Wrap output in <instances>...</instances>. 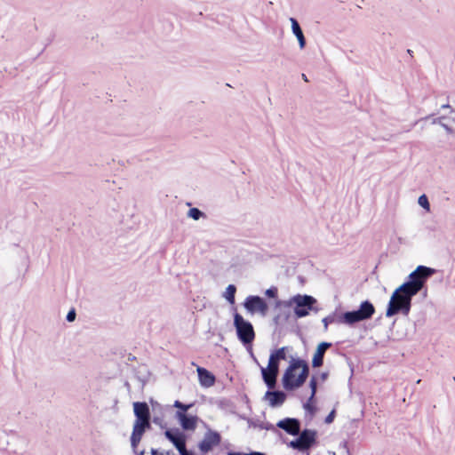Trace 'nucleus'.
<instances>
[{"mask_svg":"<svg viewBox=\"0 0 455 455\" xmlns=\"http://www.w3.org/2000/svg\"><path fill=\"white\" fill-rule=\"evenodd\" d=\"M435 272V270L432 267L419 265L410 273L406 280L393 291L387 304L386 316L391 317L398 314L407 316L411 308L412 298L421 291L424 297L427 296L426 283Z\"/></svg>","mask_w":455,"mask_h":455,"instance_id":"1","label":"nucleus"},{"mask_svg":"<svg viewBox=\"0 0 455 455\" xmlns=\"http://www.w3.org/2000/svg\"><path fill=\"white\" fill-rule=\"evenodd\" d=\"M132 406L135 419L130 441L133 452H137L145 432L151 429V415L149 406L145 402H134Z\"/></svg>","mask_w":455,"mask_h":455,"instance_id":"2","label":"nucleus"},{"mask_svg":"<svg viewBox=\"0 0 455 455\" xmlns=\"http://www.w3.org/2000/svg\"><path fill=\"white\" fill-rule=\"evenodd\" d=\"M309 375L308 363L300 358H291L283 376V386L286 390L301 387Z\"/></svg>","mask_w":455,"mask_h":455,"instance_id":"3","label":"nucleus"},{"mask_svg":"<svg viewBox=\"0 0 455 455\" xmlns=\"http://www.w3.org/2000/svg\"><path fill=\"white\" fill-rule=\"evenodd\" d=\"M317 300L311 295L307 294H297L291 297L288 300H277L275 303V307H281L289 309L292 305L294 307V314L297 318H302L309 315L310 311H318L315 306L316 305Z\"/></svg>","mask_w":455,"mask_h":455,"instance_id":"4","label":"nucleus"},{"mask_svg":"<svg viewBox=\"0 0 455 455\" xmlns=\"http://www.w3.org/2000/svg\"><path fill=\"white\" fill-rule=\"evenodd\" d=\"M234 326L236 331L238 339L246 347L251 356L258 364V360L252 352V342L255 339V332L251 322L245 320L239 313L234 315Z\"/></svg>","mask_w":455,"mask_h":455,"instance_id":"5","label":"nucleus"},{"mask_svg":"<svg viewBox=\"0 0 455 455\" xmlns=\"http://www.w3.org/2000/svg\"><path fill=\"white\" fill-rule=\"evenodd\" d=\"M375 313V307L370 300L363 301L356 310L347 311L342 314L339 322L353 325L356 323L368 320Z\"/></svg>","mask_w":455,"mask_h":455,"instance_id":"6","label":"nucleus"},{"mask_svg":"<svg viewBox=\"0 0 455 455\" xmlns=\"http://www.w3.org/2000/svg\"><path fill=\"white\" fill-rule=\"evenodd\" d=\"M298 435V438L289 443V447L305 452L316 443L317 432L314 429L305 428Z\"/></svg>","mask_w":455,"mask_h":455,"instance_id":"7","label":"nucleus"},{"mask_svg":"<svg viewBox=\"0 0 455 455\" xmlns=\"http://www.w3.org/2000/svg\"><path fill=\"white\" fill-rule=\"evenodd\" d=\"M201 425L206 428V432L201 440V453L211 451L213 447L218 446L221 442V435L219 432L212 430L201 419Z\"/></svg>","mask_w":455,"mask_h":455,"instance_id":"8","label":"nucleus"},{"mask_svg":"<svg viewBox=\"0 0 455 455\" xmlns=\"http://www.w3.org/2000/svg\"><path fill=\"white\" fill-rule=\"evenodd\" d=\"M243 307L251 314H254L256 312L260 313L262 315H266L268 306L266 302V300L258 295H249L244 302H243Z\"/></svg>","mask_w":455,"mask_h":455,"instance_id":"9","label":"nucleus"},{"mask_svg":"<svg viewBox=\"0 0 455 455\" xmlns=\"http://www.w3.org/2000/svg\"><path fill=\"white\" fill-rule=\"evenodd\" d=\"M191 405H184L180 401H176L174 403V407L179 408V411H176L175 417L180 421L181 427L185 430L195 429L196 427V420L193 417H188L186 414L187 410Z\"/></svg>","mask_w":455,"mask_h":455,"instance_id":"10","label":"nucleus"},{"mask_svg":"<svg viewBox=\"0 0 455 455\" xmlns=\"http://www.w3.org/2000/svg\"><path fill=\"white\" fill-rule=\"evenodd\" d=\"M164 435L173 443L180 455H189L186 449L184 435L179 429H168L164 432Z\"/></svg>","mask_w":455,"mask_h":455,"instance_id":"11","label":"nucleus"},{"mask_svg":"<svg viewBox=\"0 0 455 455\" xmlns=\"http://www.w3.org/2000/svg\"><path fill=\"white\" fill-rule=\"evenodd\" d=\"M276 427L293 436H297L300 432V421L296 418L281 419L277 422Z\"/></svg>","mask_w":455,"mask_h":455,"instance_id":"12","label":"nucleus"},{"mask_svg":"<svg viewBox=\"0 0 455 455\" xmlns=\"http://www.w3.org/2000/svg\"><path fill=\"white\" fill-rule=\"evenodd\" d=\"M261 375L264 383L268 389H274L276 386V379L279 373L278 368L270 367L267 368L260 366Z\"/></svg>","mask_w":455,"mask_h":455,"instance_id":"13","label":"nucleus"},{"mask_svg":"<svg viewBox=\"0 0 455 455\" xmlns=\"http://www.w3.org/2000/svg\"><path fill=\"white\" fill-rule=\"evenodd\" d=\"M286 399V394L281 390L268 389L264 395V400L267 401L273 408L281 406Z\"/></svg>","mask_w":455,"mask_h":455,"instance_id":"14","label":"nucleus"},{"mask_svg":"<svg viewBox=\"0 0 455 455\" xmlns=\"http://www.w3.org/2000/svg\"><path fill=\"white\" fill-rule=\"evenodd\" d=\"M332 344L331 342L323 341L318 344L316 350L312 358V366L314 368H319L323 364L324 355Z\"/></svg>","mask_w":455,"mask_h":455,"instance_id":"15","label":"nucleus"},{"mask_svg":"<svg viewBox=\"0 0 455 455\" xmlns=\"http://www.w3.org/2000/svg\"><path fill=\"white\" fill-rule=\"evenodd\" d=\"M287 347H282L278 349H275L271 352L268 359V365L270 367L278 368L279 369V362L282 360H286V350Z\"/></svg>","mask_w":455,"mask_h":455,"instance_id":"16","label":"nucleus"},{"mask_svg":"<svg viewBox=\"0 0 455 455\" xmlns=\"http://www.w3.org/2000/svg\"><path fill=\"white\" fill-rule=\"evenodd\" d=\"M290 21L291 24L292 33L298 39L299 48L304 49L306 46V38L304 36L300 25L299 24L298 20L295 18H290Z\"/></svg>","mask_w":455,"mask_h":455,"instance_id":"17","label":"nucleus"},{"mask_svg":"<svg viewBox=\"0 0 455 455\" xmlns=\"http://www.w3.org/2000/svg\"><path fill=\"white\" fill-rule=\"evenodd\" d=\"M216 382V377L207 369L201 367V387H211Z\"/></svg>","mask_w":455,"mask_h":455,"instance_id":"18","label":"nucleus"},{"mask_svg":"<svg viewBox=\"0 0 455 455\" xmlns=\"http://www.w3.org/2000/svg\"><path fill=\"white\" fill-rule=\"evenodd\" d=\"M235 292L236 287L234 284H228L226 288V291L223 294V297L227 299V301L233 305L235 302Z\"/></svg>","mask_w":455,"mask_h":455,"instance_id":"19","label":"nucleus"},{"mask_svg":"<svg viewBox=\"0 0 455 455\" xmlns=\"http://www.w3.org/2000/svg\"><path fill=\"white\" fill-rule=\"evenodd\" d=\"M314 400L309 397L307 401L303 404V408L309 414L310 419L315 415L316 411V407L314 404Z\"/></svg>","mask_w":455,"mask_h":455,"instance_id":"20","label":"nucleus"},{"mask_svg":"<svg viewBox=\"0 0 455 455\" xmlns=\"http://www.w3.org/2000/svg\"><path fill=\"white\" fill-rule=\"evenodd\" d=\"M309 387L311 389V395L309 397H311V399H315V394H316V391H317V381H316V379L315 377H312L310 381H309Z\"/></svg>","mask_w":455,"mask_h":455,"instance_id":"21","label":"nucleus"},{"mask_svg":"<svg viewBox=\"0 0 455 455\" xmlns=\"http://www.w3.org/2000/svg\"><path fill=\"white\" fill-rule=\"evenodd\" d=\"M418 203L425 210H427V211L429 210L430 204H429L428 199L426 195L420 196L419 197Z\"/></svg>","mask_w":455,"mask_h":455,"instance_id":"22","label":"nucleus"},{"mask_svg":"<svg viewBox=\"0 0 455 455\" xmlns=\"http://www.w3.org/2000/svg\"><path fill=\"white\" fill-rule=\"evenodd\" d=\"M278 293V290L275 286H271L270 288L267 289L265 291V295L268 298H276Z\"/></svg>","mask_w":455,"mask_h":455,"instance_id":"23","label":"nucleus"},{"mask_svg":"<svg viewBox=\"0 0 455 455\" xmlns=\"http://www.w3.org/2000/svg\"><path fill=\"white\" fill-rule=\"evenodd\" d=\"M227 455H265L260 451H251L250 453L239 452V451H229Z\"/></svg>","mask_w":455,"mask_h":455,"instance_id":"24","label":"nucleus"},{"mask_svg":"<svg viewBox=\"0 0 455 455\" xmlns=\"http://www.w3.org/2000/svg\"><path fill=\"white\" fill-rule=\"evenodd\" d=\"M335 321V315H329L323 319V323L324 324L325 329H327L328 325L330 323H334Z\"/></svg>","mask_w":455,"mask_h":455,"instance_id":"25","label":"nucleus"},{"mask_svg":"<svg viewBox=\"0 0 455 455\" xmlns=\"http://www.w3.org/2000/svg\"><path fill=\"white\" fill-rule=\"evenodd\" d=\"M188 216L193 218L194 220H199V209L198 208H192L188 211Z\"/></svg>","mask_w":455,"mask_h":455,"instance_id":"26","label":"nucleus"},{"mask_svg":"<svg viewBox=\"0 0 455 455\" xmlns=\"http://www.w3.org/2000/svg\"><path fill=\"white\" fill-rule=\"evenodd\" d=\"M335 418V410H332L325 418L324 422L330 424L333 422Z\"/></svg>","mask_w":455,"mask_h":455,"instance_id":"27","label":"nucleus"},{"mask_svg":"<svg viewBox=\"0 0 455 455\" xmlns=\"http://www.w3.org/2000/svg\"><path fill=\"white\" fill-rule=\"evenodd\" d=\"M75 319H76V312L74 309H72L67 315V321L73 322Z\"/></svg>","mask_w":455,"mask_h":455,"instance_id":"28","label":"nucleus"},{"mask_svg":"<svg viewBox=\"0 0 455 455\" xmlns=\"http://www.w3.org/2000/svg\"><path fill=\"white\" fill-rule=\"evenodd\" d=\"M340 448H343L346 452L347 453V455H350L349 454V449H348V444H347V441H343L342 443H340L339 444Z\"/></svg>","mask_w":455,"mask_h":455,"instance_id":"29","label":"nucleus"},{"mask_svg":"<svg viewBox=\"0 0 455 455\" xmlns=\"http://www.w3.org/2000/svg\"><path fill=\"white\" fill-rule=\"evenodd\" d=\"M153 422H154L155 424H156V425H159L161 427H163V425H162V423H163V419H162L161 418H159V417H154V418H153Z\"/></svg>","mask_w":455,"mask_h":455,"instance_id":"30","label":"nucleus"},{"mask_svg":"<svg viewBox=\"0 0 455 455\" xmlns=\"http://www.w3.org/2000/svg\"><path fill=\"white\" fill-rule=\"evenodd\" d=\"M443 119H444V117H443V116L437 117V118H434V119H433V121H432V124H440V125H441V124H443Z\"/></svg>","mask_w":455,"mask_h":455,"instance_id":"31","label":"nucleus"},{"mask_svg":"<svg viewBox=\"0 0 455 455\" xmlns=\"http://www.w3.org/2000/svg\"><path fill=\"white\" fill-rule=\"evenodd\" d=\"M441 126L446 131L447 133H452L453 130L445 124H441Z\"/></svg>","mask_w":455,"mask_h":455,"instance_id":"32","label":"nucleus"},{"mask_svg":"<svg viewBox=\"0 0 455 455\" xmlns=\"http://www.w3.org/2000/svg\"><path fill=\"white\" fill-rule=\"evenodd\" d=\"M328 376H329V372L323 371L320 374V379L322 381H325L327 379Z\"/></svg>","mask_w":455,"mask_h":455,"instance_id":"33","label":"nucleus"},{"mask_svg":"<svg viewBox=\"0 0 455 455\" xmlns=\"http://www.w3.org/2000/svg\"><path fill=\"white\" fill-rule=\"evenodd\" d=\"M151 454L152 455H163L161 452H159L156 449H151Z\"/></svg>","mask_w":455,"mask_h":455,"instance_id":"34","label":"nucleus"},{"mask_svg":"<svg viewBox=\"0 0 455 455\" xmlns=\"http://www.w3.org/2000/svg\"><path fill=\"white\" fill-rule=\"evenodd\" d=\"M280 317H281L280 315H276V316L274 317L275 323H276V324L279 323Z\"/></svg>","mask_w":455,"mask_h":455,"instance_id":"35","label":"nucleus"},{"mask_svg":"<svg viewBox=\"0 0 455 455\" xmlns=\"http://www.w3.org/2000/svg\"><path fill=\"white\" fill-rule=\"evenodd\" d=\"M442 109L451 108V106L449 104H443L441 107Z\"/></svg>","mask_w":455,"mask_h":455,"instance_id":"36","label":"nucleus"},{"mask_svg":"<svg viewBox=\"0 0 455 455\" xmlns=\"http://www.w3.org/2000/svg\"><path fill=\"white\" fill-rule=\"evenodd\" d=\"M136 455H144L145 454V451H138L137 452H134Z\"/></svg>","mask_w":455,"mask_h":455,"instance_id":"37","label":"nucleus"},{"mask_svg":"<svg viewBox=\"0 0 455 455\" xmlns=\"http://www.w3.org/2000/svg\"><path fill=\"white\" fill-rule=\"evenodd\" d=\"M302 78H303L306 82H307V76H306L305 74H302Z\"/></svg>","mask_w":455,"mask_h":455,"instance_id":"38","label":"nucleus"},{"mask_svg":"<svg viewBox=\"0 0 455 455\" xmlns=\"http://www.w3.org/2000/svg\"><path fill=\"white\" fill-rule=\"evenodd\" d=\"M265 428H266V430H268V429L272 428V426L267 425V427H265Z\"/></svg>","mask_w":455,"mask_h":455,"instance_id":"39","label":"nucleus"},{"mask_svg":"<svg viewBox=\"0 0 455 455\" xmlns=\"http://www.w3.org/2000/svg\"><path fill=\"white\" fill-rule=\"evenodd\" d=\"M265 428H266V430H268V429L272 428V426L267 425V427H265Z\"/></svg>","mask_w":455,"mask_h":455,"instance_id":"40","label":"nucleus"},{"mask_svg":"<svg viewBox=\"0 0 455 455\" xmlns=\"http://www.w3.org/2000/svg\"><path fill=\"white\" fill-rule=\"evenodd\" d=\"M200 215H201V218H204L205 217V214L203 212H200Z\"/></svg>","mask_w":455,"mask_h":455,"instance_id":"41","label":"nucleus"},{"mask_svg":"<svg viewBox=\"0 0 455 455\" xmlns=\"http://www.w3.org/2000/svg\"><path fill=\"white\" fill-rule=\"evenodd\" d=\"M201 403L204 400V397L203 395L200 396Z\"/></svg>","mask_w":455,"mask_h":455,"instance_id":"42","label":"nucleus"},{"mask_svg":"<svg viewBox=\"0 0 455 455\" xmlns=\"http://www.w3.org/2000/svg\"><path fill=\"white\" fill-rule=\"evenodd\" d=\"M196 371L199 374V366L196 367Z\"/></svg>","mask_w":455,"mask_h":455,"instance_id":"43","label":"nucleus"},{"mask_svg":"<svg viewBox=\"0 0 455 455\" xmlns=\"http://www.w3.org/2000/svg\"><path fill=\"white\" fill-rule=\"evenodd\" d=\"M165 455H170V453H169V452H167Z\"/></svg>","mask_w":455,"mask_h":455,"instance_id":"44","label":"nucleus"}]
</instances>
